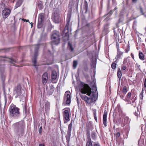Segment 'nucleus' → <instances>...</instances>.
Instances as JSON below:
<instances>
[{"instance_id": "f03ea898", "label": "nucleus", "mask_w": 146, "mask_h": 146, "mask_svg": "<svg viewBox=\"0 0 146 146\" xmlns=\"http://www.w3.org/2000/svg\"><path fill=\"white\" fill-rule=\"evenodd\" d=\"M20 109L13 104H11L9 106L8 110L9 116L10 117L17 118L20 114Z\"/></svg>"}, {"instance_id": "f257e3e1", "label": "nucleus", "mask_w": 146, "mask_h": 146, "mask_svg": "<svg viewBox=\"0 0 146 146\" xmlns=\"http://www.w3.org/2000/svg\"><path fill=\"white\" fill-rule=\"evenodd\" d=\"M79 89L82 94H87L90 96V98L88 97L85 95H80V96L82 99L86 103L91 104L92 102H95L97 100L96 88H94V91H92L91 89L89 86L85 83L81 82L79 85Z\"/></svg>"}, {"instance_id": "ea45409f", "label": "nucleus", "mask_w": 146, "mask_h": 146, "mask_svg": "<svg viewBox=\"0 0 146 146\" xmlns=\"http://www.w3.org/2000/svg\"><path fill=\"white\" fill-rule=\"evenodd\" d=\"M39 132L40 133H41L42 132V128L41 126L39 129Z\"/></svg>"}, {"instance_id": "393cba45", "label": "nucleus", "mask_w": 146, "mask_h": 146, "mask_svg": "<svg viewBox=\"0 0 146 146\" xmlns=\"http://www.w3.org/2000/svg\"><path fill=\"white\" fill-rule=\"evenodd\" d=\"M68 48L71 51H72L74 50L70 42H69L68 43Z\"/></svg>"}, {"instance_id": "6ab92c4d", "label": "nucleus", "mask_w": 146, "mask_h": 146, "mask_svg": "<svg viewBox=\"0 0 146 146\" xmlns=\"http://www.w3.org/2000/svg\"><path fill=\"white\" fill-rule=\"evenodd\" d=\"M71 135V132H67V135L66 136V139L67 140V146H69V142Z\"/></svg>"}, {"instance_id": "39448f33", "label": "nucleus", "mask_w": 146, "mask_h": 146, "mask_svg": "<svg viewBox=\"0 0 146 146\" xmlns=\"http://www.w3.org/2000/svg\"><path fill=\"white\" fill-rule=\"evenodd\" d=\"M40 44H37L35 45V53L33 58L32 59V61L33 63V66H36V59L38 55V52L40 48Z\"/></svg>"}, {"instance_id": "aec40b11", "label": "nucleus", "mask_w": 146, "mask_h": 146, "mask_svg": "<svg viewBox=\"0 0 146 146\" xmlns=\"http://www.w3.org/2000/svg\"><path fill=\"white\" fill-rule=\"evenodd\" d=\"M37 5L39 7L40 9H42L43 7V3L42 1H38L37 2Z\"/></svg>"}, {"instance_id": "5701e85b", "label": "nucleus", "mask_w": 146, "mask_h": 146, "mask_svg": "<svg viewBox=\"0 0 146 146\" xmlns=\"http://www.w3.org/2000/svg\"><path fill=\"white\" fill-rule=\"evenodd\" d=\"M69 33H68V29L67 30V31L65 33V34L64 35V41H66L67 40H69Z\"/></svg>"}, {"instance_id": "a211bd4d", "label": "nucleus", "mask_w": 146, "mask_h": 146, "mask_svg": "<svg viewBox=\"0 0 146 146\" xmlns=\"http://www.w3.org/2000/svg\"><path fill=\"white\" fill-rule=\"evenodd\" d=\"M71 17V16L70 14H68L67 17V24L64 28V29H67V28H68V27L69 25L70 22V18ZM66 30L64 29V31H65Z\"/></svg>"}, {"instance_id": "f3484780", "label": "nucleus", "mask_w": 146, "mask_h": 146, "mask_svg": "<svg viewBox=\"0 0 146 146\" xmlns=\"http://www.w3.org/2000/svg\"><path fill=\"white\" fill-rule=\"evenodd\" d=\"M44 13H41L39 14L38 15V21L43 22L44 19Z\"/></svg>"}, {"instance_id": "6e6552de", "label": "nucleus", "mask_w": 146, "mask_h": 146, "mask_svg": "<svg viewBox=\"0 0 146 146\" xmlns=\"http://www.w3.org/2000/svg\"><path fill=\"white\" fill-rule=\"evenodd\" d=\"M11 12V10L8 8H4L2 11L3 18L4 19L7 18L10 15Z\"/></svg>"}, {"instance_id": "7c9ffc66", "label": "nucleus", "mask_w": 146, "mask_h": 146, "mask_svg": "<svg viewBox=\"0 0 146 146\" xmlns=\"http://www.w3.org/2000/svg\"><path fill=\"white\" fill-rule=\"evenodd\" d=\"M77 61L76 60H74L73 61V68L74 69H75L77 65Z\"/></svg>"}, {"instance_id": "49530a36", "label": "nucleus", "mask_w": 146, "mask_h": 146, "mask_svg": "<svg viewBox=\"0 0 146 146\" xmlns=\"http://www.w3.org/2000/svg\"><path fill=\"white\" fill-rule=\"evenodd\" d=\"M135 115L137 116V117H138V113H137L136 112H135L134 113Z\"/></svg>"}, {"instance_id": "20e7f679", "label": "nucleus", "mask_w": 146, "mask_h": 146, "mask_svg": "<svg viewBox=\"0 0 146 146\" xmlns=\"http://www.w3.org/2000/svg\"><path fill=\"white\" fill-rule=\"evenodd\" d=\"M23 91L21 85L19 84H18L14 89L15 94L16 95L15 97V98L17 97L21 98L23 95Z\"/></svg>"}, {"instance_id": "9d476101", "label": "nucleus", "mask_w": 146, "mask_h": 146, "mask_svg": "<svg viewBox=\"0 0 146 146\" xmlns=\"http://www.w3.org/2000/svg\"><path fill=\"white\" fill-rule=\"evenodd\" d=\"M48 79V74L46 72L43 74L42 77V82L44 85H45L47 83Z\"/></svg>"}, {"instance_id": "4d7b16f0", "label": "nucleus", "mask_w": 146, "mask_h": 146, "mask_svg": "<svg viewBox=\"0 0 146 146\" xmlns=\"http://www.w3.org/2000/svg\"><path fill=\"white\" fill-rule=\"evenodd\" d=\"M116 8H115L114 9L116 10Z\"/></svg>"}, {"instance_id": "72a5a7b5", "label": "nucleus", "mask_w": 146, "mask_h": 146, "mask_svg": "<svg viewBox=\"0 0 146 146\" xmlns=\"http://www.w3.org/2000/svg\"><path fill=\"white\" fill-rule=\"evenodd\" d=\"M92 137L94 139H95L96 138V135L95 133L94 132H93L92 133Z\"/></svg>"}, {"instance_id": "2eb2a0df", "label": "nucleus", "mask_w": 146, "mask_h": 146, "mask_svg": "<svg viewBox=\"0 0 146 146\" xmlns=\"http://www.w3.org/2000/svg\"><path fill=\"white\" fill-rule=\"evenodd\" d=\"M54 90V88L52 85H51L50 86V88L49 90L47 92V95L50 96L53 93Z\"/></svg>"}, {"instance_id": "58836bf2", "label": "nucleus", "mask_w": 146, "mask_h": 146, "mask_svg": "<svg viewBox=\"0 0 146 146\" xmlns=\"http://www.w3.org/2000/svg\"><path fill=\"white\" fill-rule=\"evenodd\" d=\"M60 30H61L62 33L61 34V35L62 36V38L63 37V36L64 34V29H63L62 28L61 29H60Z\"/></svg>"}, {"instance_id": "cd10ccee", "label": "nucleus", "mask_w": 146, "mask_h": 146, "mask_svg": "<svg viewBox=\"0 0 146 146\" xmlns=\"http://www.w3.org/2000/svg\"><path fill=\"white\" fill-rule=\"evenodd\" d=\"M72 126V121H71V123H70L68 125V131L67 132H71Z\"/></svg>"}, {"instance_id": "f8f14e48", "label": "nucleus", "mask_w": 146, "mask_h": 146, "mask_svg": "<svg viewBox=\"0 0 146 146\" xmlns=\"http://www.w3.org/2000/svg\"><path fill=\"white\" fill-rule=\"evenodd\" d=\"M69 110L64 109V118L68 121L70 120Z\"/></svg>"}, {"instance_id": "5fc2aeb1", "label": "nucleus", "mask_w": 146, "mask_h": 146, "mask_svg": "<svg viewBox=\"0 0 146 146\" xmlns=\"http://www.w3.org/2000/svg\"><path fill=\"white\" fill-rule=\"evenodd\" d=\"M11 60L12 62H15V61L13 60V59H11Z\"/></svg>"}, {"instance_id": "79ce46f5", "label": "nucleus", "mask_w": 146, "mask_h": 146, "mask_svg": "<svg viewBox=\"0 0 146 146\" xmlns=\"http://www.w3.org/2000/svg\"><path fill=\"white\" fill-rule=\"evenodd\" d=\"M140 9L141 12L142 13V15H143L144 14V13L143 12V9L141 7H140Z\"/></svg>"}, {"instance_id": "a19ab883", "label": "nucleus", "mask_w": 146, "mask_h": 146, "mask_svg": "<svg viewBox=\"0 0 146 146\" xmlns=\"http://www.w3.org/2000/svg\"><path fill=\"white\" fill-rule=\"evenodd\" d=\"M4 99H5V105L7 102V98L6 96V95H5L4 96Z\"/></svg>"}, {"instance_id": "1a4fd4ad", "label": "nucleus", "mask_w": 146, "mask_h": 146, "mask_svg": "<svg viewBox=\"0 0 146 146\" xmlns=\"http://www.w3.org/2000/svg\"><path fill=\"white\" fill-rule=\"evenodd\" d=\"M57 73L56 71L53 70L52 73L51 81L53 83H55L57 81Z\"/></svg>"}, {"instance_id": "bb28decb", "label": "nucleus", "mask_w": 146, "mask_h": 146, "mask_svg": "<svg viewBox=\"0 0 146 146\" xmlns=\"http://www.w3.org/2000/svg\"><path fill=\"white\" fill-rule=\"evenodd\" d=\"M22 3L17 1L15 5V7L16 8L19 7L22 5Z\"/></svg>"}, {"instance_id": "423d86ee", "label": "nucleus", "mask_w": 146, "mask_h": 146, "mask_svg": "<svg viewBox=\"0 0 146 146\" xmlns=\"http://www.w3.org/2000/svg\"><path fill=\"white\" fill-rule=\"evenodd\" d=\"M12 127L14 129V132L16 134H18L20 130L23 129V127L20 125L19 122L13 124Z\"/></svg>"}, {"instance_id": "8fccbe9b", "label": "nucleus", "mask_w": 146, "mask_h": 146, "mask_svg": "<svg viewBox=\"0 0 146 146\" xmlns=\"http://www.w3.org/2000/svg\"><path fill=\"white\" fill-rule=\"evenodd\" d=\"M24 0H18V1L21 2V3H23V1Z\"/></svg>"}, {"instance_id": "dca6fc26", "label": "nucleus", "mask_w": 146, "mask_h": 146, "mask_svg": "<svg viewBox=\"0 0 146 146\" xmlns=\"http://www.w3.org/2000/svg\"><path fill=\"white\" fill-rule=\"evenodd\" d=\"M50 103L47 101L45 103V110L46 113L48 112L50 110Z\"/></svg>"}, {"instance_id": "de8ad7c7", "label": "nucleus", "mask_w": 146, "mask_h": 146, "mask_svg": "<svg viewBox=\"0 0 146 146\" xmlns=\"http://www.w3.org/2000/svg\"><path fill=\"white\" fill-rule=\"evenodd\" d=\"M131 57H132V58L134 59V55L133 53H131Z\"/></svg>"}, {"instance_id": "a18cd8bd", "label": "nucleus", "mask_w": 146, "mask_h": 146, "mask_svg": "<svg viewBox=\"0 0 146 146\" xmlns=\"http://www.w3.org/2000/svg\"><path fill=\"white\" fill-rule=\"evenodd\" d=\"M24 21H26L27 22H29V20H26L24 19H22Z\"/></svg>"}, {"instance_id": "09e8293b", "label": "nucleus", "mask_w": 146, "mask_h": 146, "mask_svg": "<svg viewBox=\"0 0 146 146\" xmlns=\"http://www.w3.org/2000/svg\"><path fill=\"white\" fill-rule=\"evenodd\" d=\"M94 146H100V145L99 144L95 143L94 144Z\"/></svg>"}, {"instance_id": "864d4df0", "label": "nucleus", "mask_w": 146, "mask_h": 146, "mask_svg": "<svg viewBox=\"0 0 146 146\" xmlns=\"http://www.w3.org/2000/svg\"><path fill=\"white\" fill-rule=\"evenodd\" d=\"M137 0H132L133 2V3L136 2L137 1Z\"/></svg>"}, {"instance_id": "4c0bfd02", "label": "nucleus", "mask_w": 146, "mask_h": 146, "mask_svg": "<svg viewBox=\"0 0 146 146\" xmlns=\"http://www.w3.org/2000/svg\"><path fill=\"white\" fill-rule=\"evenodd\" d=\"M121 68L122 70H126V67L125 66L123 65L122 66Z\"/></svg>"}, {"instance_id": "9b49d317", "label": "nucleus", "mask_w": 146, "mask_h": 146, "mask_svg": "<svg viewBox=\"0 0 146 146\" xmlns=\"http://www.w3.org/2000/svg\"><path fill=\"white\" fill-rule=\"evenodd\" d=\"M117 48V53L116 56L115 58V62H117L118 61V60L122 56L123 52L120 51L119 48V46Z\"/></svg>"}, {"instance_id": "e433bc0d", "label": "nucleus", "mask_w": 146, "mask_h": 146, "mask_svg": "<svg viewBox=\"0 0 146 146\" xmlns=\"http://www.w3.org/2000/svg\"><path fill=\"white\" fill-rule=\"evenodd\" d=\"M131 96V94L130 92H129L127 95V97L128 98H129Z\"/></svg>"}, {"instance_id": "13d9d810", "label": "nucleus", "mask_w": 146, "mask_h": 146, "mask_svg": "<svg viewBox=\"0 0 146 146\" xmlns=\"http://www.w3.org/2000/svg\"><path fill=\"white\" fill-rule=\"evenodd\" d=\"M60 129H61V128H60ZM61 132H62V130H61Z\"/></svg>"}, {"instance_id": "6e6d98bb", "label": "nucleus", "mask_w": 146, "mask_h": 146, "mask_svg": "<svg viewBox=\"0 0 146 146\" xmlns=\"http://www.w3.org/2000/svg\"><path fill=\"white\" fill-rule=\"evenodd\" d=\"M140 141H139V143H138V144L139 145V143L140 142Z\"/></svg>"}, {"instance_id": "2f4dec72", "label": "nucleus", "mask_w": 146, "mask_h": 146, "mask_svg": "<svg viewBox=\"0 0 146 146\" xmlns=\"http://www.w3.org/2000/svg\"><path fill=\"white\" fill-rule=\"evenodd\" d=\"M130 50L129 46L127 45V46L125 50V53H127Z\"/></svg>"}, {"instance_id": "37998d69", "label": "nucleus", "mask_w": 146, "mask_h": 146, "mask_svg": "<svg viewBox=\"0 0 146 146\" xmlns=\"http://www.w3.org/2000/svg\"><path fill=\"white\" fill-rule=\"evenodd\" d=\"M93 114L94 115H96V110H93Z\"/></svg>"}, {"instance_id": "a878e982", "label": "nucleus", "mask_w": 146, "mask_h": 146, "mask_svg": "<svg viewBox=\"0 0 146 146\" xmlns=\"http://www.w3.org/2000/svg\"><path fill=\"white\" fill-rule=\"evenodd\" d=\"M43 25V22L38 21L37 27L38 28H40Z\"/></svg>"}, {"instance_id": "c85d7f7f", "label": "nucleus", "mask_w": 146, "mask_h": 146, "mask_svg": "<svg viewBox=\"0 0 146 146\" xmlns=\"http://www.w3.org/2000/svg\"><path fill=\"white\" fill-rule=\"evenodd\" d=\"M127 92V87L124 86L122 92L124 94H125Z\"/></svg>"}, {"instance_id": "4be33fe9", "label": "nucleus", "mask_w": 146, "mask_h": 146, "mask_svg": "<svg viewBox=\"0 0 146 146\" xmlns=\"http://www.w3.org/2000/svg\"><path fill=\"white\" fill-rule=\"evenodd\" d=\"M131 121L130 119L127 117H126L124 119V124H125L129 123Z\"/></svg>"}, {"instance_id": "bf43d9fd", "label": "nucleus", "mask_w": 146, "mask_h": 146, "mask_svg": "<svg viewBox=\"0 0 146 146\" xmlns=\"http://www.w3.org/2000/svg\"><path fill=\"white\" fill-rule=\"evenodd\" d=\"M63 115H64V112L63 113Z\"/></svg>"}, {"instance_id": "7ed1b4c3", "label": "nucleus", "mask_w": 146, "mask_h": 146, "mask_svg": "<svg viewBox=\"0 0 146 146\" xmlns=\"http://www.w3.org/2000/svg\"><path fill=\"white\" fill-rule=\"evenodd\" d=\"M61 36L60 35V33L58 31H56L54 32L51 36L52 41L50 43L51 45H52L53 44H58L60 43L61 38Z\"/></svg>"}, {"instance_id": "c9c22d12", "label": "nucleus", "mask_w": 146, "mask_h": 146, "mask_svg": "<svg viewBox=\"0 0 146 146\" xmlns=\"http://www.w3.org/2000/svg\"><path fill=\"white\" fill-rule=\"evenodd\" d=\"M143 92L142 91L140 94L139 95V98L140 99L142 100L143 98Z\"/></svg>"}, {"instance_id": "603ef678", "label": "nucleus", "mask_w": 146, "mask_h": 146, "mask_svg": "<svg viewBox=\"0 0 146 146\" xmlns=\"http://www.w3.org/2000/svg\"><path fill=\"white\" fill-rule=\"evenodd\" d=\"M94 116L95 119L96 120H97V118L96 115H94Z\"/></svg>"}, {"instance_id": "b1692460", "label": "nucleus", "mask_w": 146, "mask_h": 146, "mask_svg": "<svg viewBox=\"0 0 146 146\" xmlns=\"http://www.w3.org/2000/svg\"><path fill=\"white\" fill-rule=\"evenodd\" d=\"M117 76L118 78L120 80L122 76V73L120 68L119 69L117 73Z\"/></svg>"}, {"instance_id": "f704fd0d", "label": "nucleus", "mask_w": 146, "mask_h": 146, "mask_svg": "<svg viewBox=\"0 0 146 146\" xmlns=\"http://www.w3.org/2000/svg\"><path fill=\"white\" fill-rule=\"evenodd\" d=\"M116 66V64L115 63H113L111 65V68L113 69H115Z\"/></svg>"}, {"instance_id": "3c124183", "label": "nucleus", "mask_w": 146, "mask_h": 146, "mask_svg": "<svg viewBox=\"0 0 146 146\" xmlns=\"http://www.w3.org/2000/svg\"><path fill=\"white\" fill-rule=\"evenodd\" d=\"M39 146H45V145L43 144H40L39 145Z\"/></svg>"}, {"instance_id": "c03bdc74", "label": "nucleus", "mask_w": 146, "mask_h": 146, "mask_svg": "<svg viewBox=\"0 0 146 146\" xmlns=\"http://www.w3.org/2000/svg\"><path fill=\"white\" fill-rule=\"evenodd\" d=\"M144 86L145 87H146V78H145L144 81Z\"/></svg>"}, {"instance_id": "c756f323", "label": "nucleus", "mask_w": 146, "mask_h": 146, "mask_svg": "<svg viewBox=\"0 0 146 146\" xmlns=\"http://www.w3.org/2000/svg\"><path fill=\"white\" fill-rule=\"evenodd\" d=\"M114 134L116 138H118L120 136V133L119 132H115Z\"/></svg>"}, {"instance_id": "412c9836", "label": "nucleus", "mask_w": 146, "mask_h": 146, "mask_svg": "<svg viewBox=\"0 0 146 146\" xmlns=\"http://www.w3.org/2000/svg\"><path fill=\"white\" fill-rule=\"evenodd\" d=\"M139 56L140 60H145L144 55L142 52L140 51L139 52Z\"/></svg>"}, {"instance_id": "ddd939ff", "label": "nucleus", "mask_w": 146, "mask_h": 146, "mask_svg": "<svg viewBox=\"0 0 146 146\" xmlns=\"http://www.w3.org/2000/svg\"><path fill=\"white\" fill-rule=\"evenodd\" d=\"M70 93L69 91H67L65 92V94L66 95L67 100L66 103L67 104H69L71 101V97L70 95Z\"/></svg>"}, {"instance_id": "4468645a", "label": "nucleus", "mask_w": 146, "mask_h": 146, "mask_svg": "<svg viewBox=\"0 0 146 146\" xmlns=\"http://www.w3.org/2000/svg\"><path fill=\"white\" fill-rule=\"evenodd\" d=\"M107 112H104L103 115V123L105 127L107 126Z\"/></svg>"}, {"instance_id": "0eeeda50", "label": "nucleus", "mask_w": 146, "mask_h": 146, "mask_svg": "<svg viewBox=\"0 0 146 146\" xmlns=\"http://www.w3.org/2000/svg\"><path fill=\"white\" fill-rule=\"evenodd\" d=\"M53 21L56 23H58L61 21L60 14L57 11H55L54 13Z\"/></svg>"}, {"instance_id": "473e14b6", "label": "nucleus", "mask_w": 146, "mask_h": 146, "mask_svg": "<svg viewBox=\"0 0 146 146\" xmlns=\"http://www.w3.org/2000/svg\"><path fill=\"white\" fill-rule=\"evenodd\" d=\"M86 146H92V144L91 142V140L88 141L86 143Z\"/></svg>"}]
</instances>
